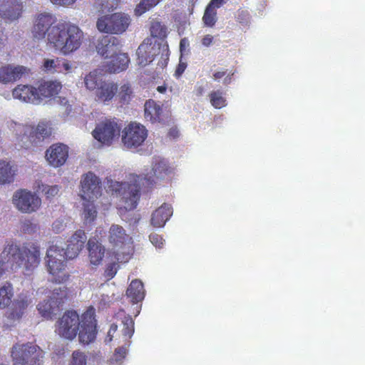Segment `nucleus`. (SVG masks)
Wrapping results in <instances>:
<instances>
[{"label": "nucleus", "instance_id": "nucleus-39", "mask_svg": "<svg viewBox=\"0 0 365 365\" xmlns=\"http://www.w3.org/2000/svg\"><path fill=\"white\" fill-rule=\"evenodd\" d=\"M120 101L128 103L133 97V91L129 84L125 83L120 87L118 94Z\"/></svg>", "mask_w": 365, "mask_h": 365}, {"label": "nucleus", "instance_id": "nucleus-8", "mask_svg": "<svg viewBox=\"0 0 365 365\" xmlns=\"http://www.w3.org/2000/svg\"><path fill=\"white\" fill-rule=\"evenodd\" d=\"M12 202L19 211L29 214L36 212L40 208L41 200L36 193L21 189L14 193Z\"/></svg>", "mask_w": 365, "mask_h": 365}, {"label": "nucleus", "instance_id": "nucleus-50", "mask_svg": "<svg viewBox=\"0 0 365 365\" xmlns=\"http://www.w3.org/2000/svg\"><path fill=\"white\" fill-rule=\"evenodd\" d=\"M37 226L36 224L32 223L30 221H26L24 222L22 229L24 232L28 233L34 232L36 230Z\"/></svg>", "mask_w": 365, "mask_h": 365}, {"label": "nucleus", "instance_id": "nucleus-7", "mask_svg": "<svg viewBox=\"0 0 365 365\" xmlns=\"http://www.w3.org/2000/svg\"><path fill=\"white\" fill-rule=\"evenodd\" d=\"M43 351L36 345L16 344L11 349L13 365H40Z\"/></svg>", "mask_w": 365, "mask_h": 365}, {"label": "nucleus", "instance_id": "nucleus-42", "mask_svg": "<svg viewBox=\"0 0 365 365\" xmlns=\"http://www.w3.org/2000/svg\"><path fill=\"white\" fill-rule=\"evenodd\" d=\"M151 35L157 38H163L166 36V28L158 21L152 23L150 26Z\"/></svg>", "mask_w": 365, "mask_h": 365}, {"label": "nucleus", "instance_id": "nucleus-35", "mask_svg": "<svg viewBox=\"0 0 365 365\" xmlns=\"http://www.w3.org/2000/svg\"><path fill=\"white\" fill-rule=\"evenodd\" d=\"M119 0H96L95 6L101 12H109L116 9Z\"/></svg>", "mask_w": 365, "mask_h": 365}, {"label": "nucleus", "instance_id": "nucleus-2", "mask_svg": "<svg viewBox=\"0 0 365 365\" xmlns=\"http://www.w3.org/2000/svg\"><path fill=\"white\" fill-rule=\"evenodd\" d=\"M86 240V233L79 230L71 237L66 250L58 245L49 247L46 252V264L48 272L53 277L52 280L60 284L66 279V275L62 272L65 268V260L76 257Z\"/></svg>", "mask_w": 365, "mask_h": 365}, {"label": "nucleus", "instance_id": "nucleus-29", "mask_svg": "<svg viewBox=\"0 0 365 365\" xmlns=\"http://www.w3.org/2000/svg\"><path fill=\"white\" fill-rule=\"evenodd\" d=\"M145 118L152 123L160 120L162 113V108L160 103L153 100H148L145 102L144 106Z\"/></svg>", "mask_w": 365, "mask_h": 365}, {"label": "nucleus", "instance_id": "nucleus-16", "mask_svg": "<svg viewBox=\"0 0 365 365\" xmlns=\"http://www.w3.org/2000/svg\"><path fill=\"white\" fill-rule=\"evenodd\" d=\"M54 19L50 14H40L37 16L32 30L34 38L37 40L46 39L50 43V34L52 29L58 28L53 25Z\"/></svg>", "mask_w": 365, "mask_h": 365}, {"label": "nucleus", "instance_id": "nucleus-54", "mask_svg": "<svg viewBox=\"0 0 365 365\" xmlns=\"http://www.w3.org/2000/svg\"><path fill=\"white\" fill-rule=\"evenodd\" d=\"M225 3V0H211L207 6L217 10V8H220Z\"/></svg>", "mask_w": 365, "mask_h": 365}, {"label": "nucleus", "instance_id": "nucleus-9", "mask_svg": "<svg viewBox=\"0 0 365 365\" xmlns=\"http://www.w3.org/2000/svg\"><path fill=\"white\" fill-rule=\"evenodd\" d=\"M120 128L114 120L99 122L92 132L93 138L103 145H110L120 136Z\"/></svg>", "mask_w": 365, "mask_h": 365}, {"label": "nucleus", "instance_id": "nucleus-19", "mask_svg": "<svg viewBox=\"0 0 365 365\" xmlns=\"http://www.w3.org/2000/svg\"><path fill=\"white\" fill-rule=\"evenodd\" d=\"M68 156V148L62 143L53 144L46 152V159L48 163L55 167L63 165Z\"/></svg>", "mask_w": 365, "mask_h": 365}, {"label": "nucleus", "instance_id": "nucleus-60", "mask_svg": "<svg viewBox=\"0 0 365 365\" xmlns=\"http://www.w3.org/2000/svg\"><path fill=\"white\" fill-rule=\"evenodd\" d=\"M165 90V88L162 86H159L158 88V91H160V93H163Z\"/></svg>", "mask_w": 365, "mask_h": 365}, {"label": "nucleus", "instance_id": "nucleus-30", "mask_svg": "<svg viewBox=\"0 0 365 365\" xmlns=\"http://www.w3.org/2000/svg\"><path fill=\"white\" fill-rule=\"evenodd\" d=\"M126 294L133 302L143 300L145 297V290L143 283L138 279L133 280L127 289Z\"/></svg>", "mask_w": 365, "mask_h": 365}, {"label": "nucleus", "instance_id": "nucleus-10", "mask_svg": "<svg viewBox=\"0 0 365 365\" xmlns=\"http://www.w3.org/2000/svg\"><path fill=\"white\" fill-rule=\"evenodd\" d=\"M81 319L75 311L66 312L57 322L56 331L67 339H74L78 331Z\"/></svg>", "mask_w": 365, "mask_h": 365}, {"label": "nucleus", "instance_id": "nucleus-48", "mask_svg": "<svg viewBox=\"0 0 365 365\" xmlns=\"http://www.w3.org/2000/svg\"><path fill=\"white\" fill-rule=\"evenodd\" d=\"M151 243L158 248H161L164 244V239L159 235L153 233L149 237Z\"/></svg>", "mask_w": 365, "mask_h": 365}, {"label": "nucleus", "instance_id": "nucleus-11", "mask_svg": "<svg viewBox=\"0 0 365 365\" xmlns=\"http://www.w3.org/2000/svg\"><path fill=\"white\" fill-rule=\"evenodd\" d=\"M148 136V130L140 123H129L122 132V142L127 148H135L141 145Z\"/></svg>", "mask_w": 365, "mask_h": 365}, {"label": "nucleus", "instance_id": "nucleus-12", "mask_svg": "<svg viewBox=\"0 0 365 365\" xmlns=\"http://www.w3.org/2000/svg\"><path fill=\"white\" fill-rule=\"evenodd\" d=\"M100 178L92 172L82 175L80 195L84 201H94L101 195Z\"/></svg>", "mask_w": 365, "mask_h": 365}, {"label": "nucleus", "instance_id": "nucleus-58", "mask_svg": "<svg viewBox=\"0 0 365 365\" xmlns=\"http://www.w3.org/2000/svg\"><path fill=\"white\" fill-rule=\"evenodd\" d=\"M231 80H232L231 76H227L225 78V79L223 81V83L225 85L229 84V83H230Z\"/></svg>", "mask_w": 365, "mask_h": 365}, {"label": "nucleus", "instance_id": "nucleus-49", "mask_svg": "<svg viewBox=\"0 0 365 365\" xmlns=\"http://www.w3.org/2000/svg\"><path fill=\"white\" fill-rule=\"evenodd\" d=\"M238 21L242 25H247L250 22V14L247 11H240L237 15Z\"/></svg>", "mask_w": 365, "mask_h": 365}, {"label": "nucleus", "instance_id": "nucleus-26", "mask_svg": "<svg viewBox=\"0 0 365 365\" xmlns=\"http://www.w3.org/2000/svg\"><path fill=\"white\" fill-rule=\"evenodd\" d=\"M172 215V207L165 203L154 211L151 217V223L155 227H162L165 225Z\"/></svg>", "mask_w": 365, "mask_h": 365}, {"label": "nucleus", "instance_id": "nucleus-43", "mask_svg": "<svg viewBox=\"0 0 365 365\" xmlns=\"http://www.w3.org/2000/svg\"><path fill=\"white\" fill-rule=\"evenodd\" d=\"M87 357L85 353L80 351H74L68 365H86Z\"/></svg>", "mask_w": 365, "mask_h": 365}, {"label": "nucleus", "instance_id": "nucleus-62", "mask_svg": "<svg viewBox=\"0 0 365 365\" xmlns=\"http://www.w3.org/2000/svg\"><path fill=\"white\" fill-rule=\"evenodd\" d=\"M0 365H8V364H0Z\"/></svg>", "mask_w": 365, "mask_h": 365}, {"label": "nucleus", "instance_id": "nucleus-47", "mask_svg": "<svg viewBox=\"0 0 365 365\" xmlns=\"http://www.w3.org/2000/svg\"><path fill=\"white\" fill-rule=\"evenodd\" d=\"M127 354V349L125 347H120L115 349V354L112 359V361H115L116 363L121 362L122 359L125 358Z\"/></svg>", "mask_w": 365, "mask_h": 365}, {"label": "nucleus", "instance_id": "nucleus-25", "mask_svg": "<svg viewBox=\"0 0 365 365\" xmlns=\"http://www.w3.org/2000/svg\"><path fill=\"white\" fill-rule=\"evenodd\" d=\"M88 257L93 265H98L105 255V247L95 237L88 242Z\"/></svg>", "mask_w": 365, "mask_h": 365}, {"label": "nucleus", "instance_id": "nucleus-27", "mask_svg": "<svg viewBox=\"0 0 365 365\" xmlns=\"http://www.w3.org/2000/svg\"><path fill=\"white\" fill-rule=\"evenodd\" d=\"M117 91L118 86L116 83L110 81H103L96 90V96L99 101L106 103L113 98Z\"/></svg>", "mask_w": 365, "mask_h": 365}, {"label": "nucleus", "instance_id": "nucleus-28", "mask_svg": "<svg viewBox=\"0 0 365 365\" xmlns=\"http://www.w3.org/2000/svg\"><path fill=\"white\" fill-rule=\"evenodd\" d=\"M61 88V84L56 81L42 83L37 89L38 95L40 97V103L43 98H50L57 95Z\"/></svg>", "mask_w": 365, "mask_h": 365}, {"label": "nucleus", "instance_id": "nucleus-41", "mask_svg": "<svg viewBox=\"0 0 365 365\" xmlns=\"http://www.w3.org/2000/svg\"><path fill=\"white\" fill-rule=\"evenodd\" d=\"M32 298L29 293H21L16 299L14 300V304L18 305L20 308L26 310L29 305L31 304Z\"/></svg>", "mask_w": 365, "mask_h": 365}, {"label": "nucleus", "instance_id": "nucleus-15", "mask_svg": "<svg viewBox=\"0 0 365 365\" xmlns=\"http://www.w3.org/2000/svg\"><path fill=\"white\" fill-rule=\"evenodd\" d=\"M19 130L21 132H24L21 141L22 142L21 146L25 148H29L30 145L36 143L35 139H34V136L32 135L33 133H35L38 140H43L51 134V128L46 122L39 123L35 129L29 125H20Z\"/></svg>", "mask_w": 365, "mask_h": 365}, {"label": "nucleus", "instance_id": "nucleus-14", "mask_svg": "<svg viewBox=\"0 0 365 365\" xmlns=\"http://www.w3.org/2000/svg\"><path fill=\"white\" fill-rule=\"evenodd\" d=\"M96 320L94 312L89 309L81 316V323L78 329V338L81 343L88 344L96 337Z\"/></svg>", "mask_w": 365, "mask_h": 365}, {"label": "nucleus", "instance_id": "nucleus-13", "mask_svg": "<svg viewBox=\"0 0 365 365\" xmlns=\"http://www.w3.org/2000/svg\"><path fill=\"white\" fill-rule=\"evenodd\" d=\"M67 292L66 287L63 284H58L53 289L49 300H43L37 305L39 313L45 318H51V316L56 313L58 306L63 303V299L66 297Z\"/></svg>", "mask_w": 365, "mask_h": 365}, {"label": "nucleus", "instance_id": "nucleus-52", "mask_svg": "<svg viewBox=\"0 0 365 365\" xmlns=\"http://www.w3.org/2000/svg\"><path fill=\"white\" fill-rule=\"evenodd\" d=\"M52 4L57 6H68L73 4L76 0H50Z\"/></svg>", "mask_w": 365, "mask_h": 365}, {"label": "nucleus", "instance_id": "nucleus-33", "mask_svg": "<svg viewBox=\"0 0 365 365\" xmlns=\"http://www.w3.org/2000/svg\"><path fill=\"white\" fill-rule=\"evenodd\" d=\"M13 294L10 283L6 282L0 287V308H5L10 304Z\"/></svg>", "mask_w": 365, "mask_h": 365}, {"label": "nucleus", "instance_id": "nucleus-45", "mask_svg": "<svg viewBox=\"0 0 365 365\" xmlns=\"http://www.w3.org/2000/svg\"><path fill=\"white\" fill-rule=\"evenodd\" d=\"M24 312V309L16 304H14L13 302L11 307L7 312V317L11 320H18L21 318Z\"/></svg>", "mask_w": 365, "mask_h": 365}, {"label": "nucleus", "instance_id": "nucleus-59", "mask_svg": "<svg viewBox=\"0 0 365 365\" xmlns=\"http://www.w3.org/2000/svg\"><path fill=\"white\" fill-rule=\"evenodd\" d=\"M169 135L170 136H173V138H175L178 135V131L175 129L170 130L169 132Z\"/></svg>", "mask_w": 365, "mask_h": 365}, {"label": "nucleus", "instance_id": "nucleus-18", "mask_svg": "<svg viewBox=\"0 0 365 365\" xmlns=\"http://www.w3.org/2000/svg\"><path fill=\"white\" fill-rule=\"evenodd\" d=\"M160 50L159 44L153 43L150 38H147L139 46L136 54L138 63L142 66L148 65L153 61Z\"/></svg>", "mask_w": 365, "mask_h": 365}, {"label": "nucleus", "instance_id": "nucleus-36", "mask_svg": "<svg viewBox=\"0 0 365 365\" xmlns=\"http://www.w3.org/2000/svg\"><path fill=\"white\" fill-rule=\"evenodd\" d=\"M162 0H141L135 9V14L141 16L153 7L158 5Z\"/></svg>", "mask_w": 365, "mask_h": 365}, {"label": "nucleus", "instance_id": "nucleus-44", "mask_svg": "<svg viewBox=\"0 0 365 365\" xmlns=\"http://www.w3.org/2000/svg\"><path fill=\"white\" fill-rule=\"evenodd\" d=\"M38 190L43 192L47 198L56 196L59 192L58 185H41L38 187Z\"/></svg>", "mask_w": 365, "mask_h": 365}, {"label": "nucleus", "instance_id": "nucleus-46", "mask_svg": "<svg viewBox=\"0 0 365 365\" xmlns=\"http://www.w3.org/2000/svg\"><path fill=\"white\" fill-rule=\"evenodd\" d=\"M118 267V266L115 262L110 263L105 270V276L108 277V279H112L115 275Z\"/></svg>", "mask_w": 365, "mask_h": 365}, {"label": "nucleus", "instance_id": "nucleus-24", "mask_svg": "<svg viewBox=\"0 0 365 365\" xmlns=\"http://www.w3.org/2000/svg\"><path fill=\"white\" fill-rule=\"evenodd\" d=\"M105 62V69L109 73H120L125 71L129 64L130 59L125 53H118Z\"/></svg>", "mask_w": 365, "mask_h": 365}, {"label": "nucleus", "instance_id": "nucleus-51", "mask_svg": "<svg viewBox=\"0 0 365 365\" xmlns=\"http://www.w3.org/2000/svg\"><path fill=\"white\" fill-rule=\"evenodd\" d=\"M118 326L115 324H112L108 331L107 336L105 339L106 343L110 342L112 341L114 334L116 332Z\"/></svg>", "mask_w": 365, "mask_h": 365}, {"label": "nucleus", "instance_id": "nucleus-34", "mask_svg": "<svg viewBox=\"0 0 365 365\" xmlns=\"http://www.w3.org/2000/svg\"><path fill=\"white\" fill-rule=\"evenodd\" d=\"M93 202V201H86V202L83 203V217L86 223L93 222L97 215V211Z\"/></svg>", "mask_w": 365, "mask_h": 365}, {"label": "nucleus", "instance_id": "nucleus-22", "mask_svg": "<svg viewBox=\"0 0 365 365\" xmlns=\"http://www.w3.org/2000/svg\"><path fill=\"white\" fill-rule=\"evenodd\" d=\"M12 96L21 102L39 104L40 97L37 89L29 85H18L12 91Z\"/></svg>", "mask_w": 365, "mask_h": 365}, {"label": "nucleus", "instance_id": "nucleus-55", "mask_svg": "<svg viewBox=\"0 0 365 365\" xmlns=\"http://www.w3.org/2000/svg\"><path fill=\"white\" fill-rule=\"evenodd\" d=\"M212 41H213V37H212V36L209 35V34L203 36V38H202V41H201L202 44L205 47L210 46L212 43Z\"/></svg>", "mask_w": 365, "mask_h": 365}, {"label": "nucleus", "instance_id": "nucleus-3", "mask_svg": "<svg viewBox=\"0 0 365 365\" xmlns=\"http://www.w3.org/2000/svg\"><path fill=\"white\" fill-rule=\"evenodd\" d=\"M40 255L39 247L34 244H27L20 247L14 243H8L0 255V277L4 273L6 261L11 259L19 267L31 271L38 265Z\"/></svg>", "mask_w": 365, "mask_h": 365}, {"label": "nucleus", "instance_id": "nucleus-53", "mask_svg": "<svg viewBox=\"0 0 365 365\" xmlns=\"http://www.w3.org/2000/svg\"><path fill=\"white\" fill-rule=\"evenodd\" d=\"M64 224L61 220H56L52 225L53 230L56 232L59 233L64 229Z\"/></svg>", "mask_w": 365, "mask_h": 365}, {"label": "nucleus", "instance_id": "nucleus-4", "mask_svg": "<svg viewBox=\"0 0 365 365\" xmlns=\"http://www.w3.org/2000/svg\"><path fill=\"white\" fill-rule=\"evenodd\" d=\"M83 33L74 24H58V28L52 29L50 44L63 55L76 51L81 45Z\"/></svg>", "mask_w": 365, "mask_h": 365}, {"label": "nucleus", "instance_id": "nucleus-31", "mask_svg": "<svg viewBox=\"0 0 365 365\" xmlns=\"http://www.w3.org/2000/svg\"><path fill=\"white\" fill-rule=\"evenodd\" d=\"M15 170L9 163L0 160V184L10 183L13 181Z\"/></svg>", "mask_w": 365, "mask_h": 365}, {"label": "nucleus", "instance_id": "nucleus-37", "mask_svg": "<svg viewBox=\"0 0 365 365\" xmlns=\"http://www.w3.org/2000/svg\"><path fill=\"white\" fill-rule=\"evenodd\" d=\"M123 328L122 329L123 335L125 339H130L134 333V322L133 319L128 316L125 317L122 322Z\"/></svg>", "mask_w": 365, "mask_h": 365}, {"label": "nucleus", "instance_id": "nucleus-38", "mask_svg": "<svg viewBox=\"0 0 365 365\" xmlns=\"http://www.w3.org/2000/svg\"><path fill=\"white\" fill-rule=\"evenodd\" d=\"M202 21L207 26L212 27L217 21V10L207 6Z\"/></svg>", "mask_w": 365, "mask_h": 365}, {"label": "nucleus", "instance_id": "nucleus-40", "mask_svg": "<svg viewBox=\"0 0 365 365\" xmlns=\"http://www.w3.org/2000/svg\"><path fill=\"white\" fill-rule=\"evenodd\" d=\"M210 102L216 108H221L226 106V100L222 96V93L217 91L212 92L210 95Z\"/></svg>", "mask_w": 365, "mask_h": 365}, {"label": "nucleus", "instance_id": "nucleus-56", "mask_svg": "<svg viewBox=\"0 0 365 365\" xmlns=\"http://www.w3.org/2000/svg\"><path fill=\"white\" fill-rule=\"evenodd\" d=\"M186 66L187 65L185 63L180 62L175 71V76L178 77L180 76L185 70Z\"/></svg>", "mask_w": 365, "mask_h": 365}, {"label": "nucleus", "instance_id": "nucleus-1", "mask_svg": "<svg viewBox=\"0 0 365 365\" xmlns=\"http://www.w3.org/2000/svg\"><path fill=\"white\" fill-rule=\"evenodd\" d=\"M172 171V168L165 159L155 156L152 160L150 170H147L142 176H135L130 182L108 180L109 190L119 197L118 207L120 214L123 215V212L132 210L136 207L140 198V184L145 187H149L156 183L157 180L168 178Z\"/></svg>", "mask_w": 365, "mask_h": 365}, {"label": "nucleus", "instance_id": "nucleus-5", "mask_svg": "<svg viewBox=\"0 0 365 365\" xmlns=\"http://www.w3.org/2000/svg\"><path fill=\"white\" fill-rule=\"evenodd\" d=\"M108 241L118 262H127L133 255V238L120 225L113 224L108 232Z\"/></svg>", "mask_w": 365, "mask_h": 365}, {"label": "nucleus", "instance_id": "nucleus-32", "mask_svg": "<svg viewBox=\"0 0 365 365\" xmlns=\"http://www.w3.org/2000/svg\"><path fill=\"white\" fill-rule=\"evenodd\" d=\"M103 82L101 73H98L96 71L90 72L84 78L85 86L87 89L91 91L97 90Z\"/></svg>", "mask_w": 365, "mask_h": 365}, {"label": "nucleus", "instance_id": "nucleus-57", "mask_svg": "<svg viewBox=\"0 0 365 365\" xmlns=\"http://www.w3.org/2000/svg\"><path fill=\"white\" fill-rule=\"evenodd\" d=\"M225 71H217L213 74V77L215 80H219L225 75Z\"/></svg>", "mask_w": 365, "mask_h": 365}, {"label": "nucleus", "instance_id": "nucleus-6", "mask_svg": "<svg viewBox=\"0 0 365 365\" xmlns=\"http://www.w3.org/2000/svg\"><path fill=\"white\" fill-rule=\"evenodd\" d=\"M130 23L131 18L128 14L116 12L99 17L96 21V28L101 33L122 34Z\"/></svg>", "mask_w": 365, "mask_h": 365}, {"label": "nucleus", "instance_id": "nucleus-17", "mask_svg": "<svg viewBox=\"0 0 365 365\" xmlns=\"http://www.w3.org/2000/svg\"><path fill=\"white\" fill-rule=\"evenodd\" d=\"M26 7L24 0H6L0 8V16L6 23L18 21Z\"/></svg>", "mask_w": 365, "mask_h": 365}, {"label": "nucleus", "instance_id": "nucleus-20", "mask_svg": "<svg viewBox=\"0 0 365 365\" xmlns=\"http://www.w3.org/2000/svg\"><path fill=\"white\" fill-rule=\"evenodd\" d=\"M121 45L118 38L114 36H103L98 41V53L108 59L120 53Z\"/></svg>", "mask_w": 365, "mask_h": 365}, {"label": "nucleus", "instance_id": "nucleus-21", "mask_svg": "<svg viewBox=\"0 0 365 365\" xmlns=\"http://www.w3.org/2000/svg\"><path fill=\"white\" fill-rule=\"evenodd\" d=\"M29 70L23 66L12 64L0 66V83L8 84L19 80L28 73Z\"/></svg>", "mask_w": 365, "mask_h": 365}, {"label": "nucleus", "instance_id": "nucleus-23", "mask_svg": "<svg viewBox=\"0 0 365 365\" xmlns=\"http://www.w3.org/2000/svg\"><path fill=\"white\" fill-rule=\"evenodd\" d=\"M44 70L49 73H70L76 68L75 63L68 60L56 58L53 59H45L43 63Z\"/></svg>", "mask_w": 365, "mask_h": 365}, {"label": "nucleus", "instance_id": "nucleus-61", "mask_svg": "<svg viewBox=\"0 0 365 365\" xmlns=\"http://www.w3.org/2000/svg\"><path fill=\"white\" fill-rule=\"evenodd\" d=\"M182 41H183V40H182L180 42V46H182Z\"/></svg>", "mask_w": 365, "mask_h": 365}]
</instances>
